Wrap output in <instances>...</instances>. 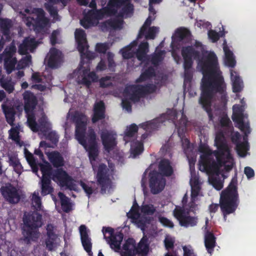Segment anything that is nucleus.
Wrapping results in <instances>:
<instances>
[{
	"label": "nucleus",
	"instance_id": "obj_1",
	"mask_svg": "<svg viewBox=\"0 0 256 256\" xmlns=\"http://www.w3.org/2000/svg\"><path fill=\"white\" fill-rule=\"evenodd\" d=\"M198 60V66L203 74L198 103L207 112L209 120L213 121L212 104L216 94L221 95L222 101L226 99V84L221 72L218 70V58L214 52L203 54Z\"/></svg>",
	"mask_w": 256,
	"mask_h": 256
},
{
	"label": "nucleus",
	"instance_id": "obj_2",
	"mask_svg": "<svg viewBox=\"0 0 256 256\" xmlns=\"http://www.w3.org/2000/svg\"><path fill=\"white\" fill-rule=\"evenodd\" d=\"M237 178H232L228 186L222 191L220 200V204H212L208 207L210 213H215L220 206L226 220L227 216L235 212L239 204V197L238 192Z\"/></svg>",
	"mask_w": 256,
	"mask_h": 256
},
{
	"label": "nucleus",
	"instance_id": "obj_3",
	"mask_svg": "<svg viewBox=\"0 0 256 256\" xmlns=\"http://www.w3.org/2000/svg\"><path fill=\"white\" fill-rule=\"evenodd\" d=\"M23 221L22 234L24 241L27 244L31 242H36L40 236L38 228L42 224V215L37 212H33L25 216Z\"/></svg>",
	"mask_w": 256,
	"mask_h": 256
},
{
	"label": "nucleus",
	"instance_id": "obj_4",
	"mask_svg": "<svg viewBox=\"0 0 256 256\" xmlns=\"http://www.w3.org/2000/svg\"><path fill=\"white\" fill-rule=\"evenodd\" d=\"M75 137L84 148L98 144L97 136L94 130L92 128H88L86 132V124L82 120H78L76 122Z\"/></svg>",
	"mask_w": 256,
	"mask_h": 256
},
{
	"label": "nucleus",
	"instance_id": "obj_5",
	"mask_svg": "<svg viewBox=\"0 0 256 256\" xmlns=\"http://www.w3.org/2000/svg\"><path fill=\"white\" fill-rule=\"evenodd\" d=\"M216 156V162L210 156V154H202L200 156V166H202V170L214 174L216 176H220L221 174L220 168L226 162V159L225 156L213 154Z\"/></svg>",
	"mask_w": 256,
	"mask_h": 256
},
{
	"label": "nucleus",
	"instance_id": "obj_6",
	"mask_svg": "<svg viewBox=\"0 0 256 256\" xmlns=\"http://www.w3.org/2000/svg\"><path fill=\"white\" fill-rule=\"evenodd\" d=\"M177 118V112L176 110H168L166 114H162L160 117L157 118L152 121L146 122L140 124L139 126L146 131L151 132L157 130L160 124L166 120H172L174 122Z\"/></svg>",
	"mask_w": 256,
	"mask_h": 256
},
{
	"label": "nucleus",
	"instance_id": "obj_7",
	"mask_svg": "<svg viewBox=\"0 0 256 256\" xmlns=\"http://www.w3.org/2000/svg\"><path fill=\"white\" fill-rule=\"evenodd\" d=\"M33 12L36 16L27 17L26 25L28 27L32 26L35 32H40L48 25L49 19L45 16V12L42 8H34Z\"/></svg>",
	"mask_w": 256,
	"mask_h": 256
},
{
	"label": "nucleus",
	"instance_id": "obj_8",
	"mask_svg": "<svg viewBox=\"0 0 256 256\" xmlns=\"http://www.w3.org/2000/svg\"><path fill=\"white\" fill-rule=\"evenodd\" d=\"M154 90L155 86L150 84L146 86L131 85L126 88L124 92L128 95L130 100L136 102H139L145 94L153 92Z\"/></svg>",
	"mask_w": 256,
	"mask_h": 256
},
{
	"label": "nucleus",
	"instance_id": "obj_9",
	"mask_svg": "<svg viewBox=\"0 0 256 256\" xmlns=\"http://www.w3.org/2000/svg\"><path fill=\"white\" fill-rule=\"evenodd\" d=\"M50 178L56 182L61 187L66 186L70 190H76L77 186L73 182L72 178L62 168L54 170Z\"/></svg>",
	"mask_w": 256,
	"mask_h": 256
},
{
	"label": "nucleus",
	"instance_id": "obj_10",
	"mask_svg": "<svg viewBox=\"0 0 256 256\" xmlns=\"http://www.w3.org/2000/svg\"><path fill=\"white\" fill-rule=\"evenodd\" d=\"M102 232L104 238L106 240L112 249L116 252L120 250V245L124 238V234L120 232H114L110 227H103Z\"/></svg>",
	"mask_w": 256,
	"mask_h": 256
},
{
	"label": "nucleus",
	"instance_id": "obj_11",
	"mask_svg": "<svg viewBox=\"0 0 256 256\" xmlns=\"http://www.w3.org/2000/svg\"><path fill=\"white\" fill-rule=\"evenodd\" d=\"M16 48L14 45L7 46L0 55V60L4 62V68L8 74H10L14 70L17 60L13 56Z\"/></svg>",
	"mask_w": 256,
	"mask_h": 256
},
{
	"label": "nucleus",
	"instance_id": "obj_12",
	"mask_svg": "<svg viewBox=\"0 0 256 256\" xmlns=\"http://www.w3.org/2000/svg\"><path fill=\"white\" fill-rule=\"evenodd\" d=\"M148 176L149 186L151 192L154 194L160 192L165 187L166 182L165 178L162 176L156 170L150 171Z\"/></svg>",
	"mask_w": 256,
	"mask_h": 256
},
{
	"label": "nucleus",
	"instance_id": "obj_13",
	"mask_svg": "<svg viewBox=\"0 0 256 256\" xmlns=\"http://www.w3.org/2000/svg\"><path fill=\"white\" fill-rule=\"evenodd\" d=\"M173 213L174 216L178 220L180 224L182 226L192 227L197 224V217L189 216V212H186L184 208H175Z\"/></svg>",
	"mask_w": 256,
	"mask_h": 256
},
{
	"label": "nucleus",
	"instance_id": "obj_14",
	"mask_svg": "<svg viewBox=\"0 0 256 256\" xmlns=\"http://www.w3.org/2000/svg\"><path fill=\"white\" fill-rule=\"evenodd\" d=\"M108 170L105 164H99L96 177L97 183L101 187L100 192L102 194L106 192V189L110 182Z\"/></svg>",
	"mask_w": 256,
	"mask_h": 256
},
{
	"label": "nucleus",
	"instance_id": "obj_15",
	"mask_svg": "<svg viewBox=\"0 0 256 256\" xmlns=\"http://www.w3.org/2000/svg\"><path fill=\"white\" fill-rule=\"evenodd\" d=\"M100 138L104 148L108 152L112 150L117 144L116 134L111 130L106 129L102 130Z\"/></svg>",
	"mask_w": 256,
	"mask_h": 256
},
{
	"label": "nucleus",
	"instance_id": "obj_16",
	"mask_svg": "<svg viewBox=\"0 0 256 256\" xmlns=\"http://www.w3.org/2000/svg\"><path fill=\"white\" fill-rule=\"evenodd\" d=\"M1 192L4 199L10 204H18L20 200V196L17 188L12 184L1 188Z\"/></svg>",
	"mask_w": 256,
	"mask_h": 256
},
{
	"label": "nucleus",
	"instance_id": "obj_17",
	"mask_svg": "<svg viewBox=\"0 0 256 256\" xmlns=\"http://www.w3.org/2000/svg\"><path fill=\"white\" fill-rule=\"evenodd\" d=\"M214 144L217 147L218 150H214L212 154L225 156L227 160L232 158V155L222 133L218 134L216 135Z\"/></svg>",
	"mask_w": 256,
	"mask_h": 256
},
{
	"label": "nucleus",
	"instance_id": "obj_18",
	"mask_svg": "<svg viewBox=\"0 0 256 256\" xmlns=\"http://www.w3.org/2000/svg\"><path fill=\"white\" fill-rule=\"evenodd\" d=\"M24 102V110L26 114L34 111L38 104V99L30 91L26 90L22 94Z\"/></svg>",
	"mask_w": 256,
	"mask_h": 256
},
{
	"label": "nucleus",
	"instance_id": "obj_19",
	"mask_svg": "<svg viewBox=\"0 0 256 256\" xmlns=\"http://www.w3.org/2000/svg\"><path fill=\"white\" fill-rule=\"evenodd\" d=\"M79 230L82 246L88 254L92 256V240L88 236V230L85 225H81L79 227Z\"/></svg>",
	"mask_w": 256,
	"mask_h": 256
},
{
	"label": "nucleus",
	"instance_id": "obj_20",
	"mask_svg": "<svg viewBox=\"0 0 256 256\" xmlns=\"http://www.w3.org/2000/svg\"><path fill=\"white\" fill-rule=\"evenodd\" d=\"M74 35L78 52L82 54H84L86 50L88 48L84 30L82 29H76Z\"/></svg>",
	"mask_w": 256,
	"mask_h": 256
},
{
	"label": "nucleus",
	"instance_id": "obj_21",
	"mask_svg": "<svg viewBox=\"0 0 256 256\" xmlns=\"http://www.w3.org/2000/svg\"><path fill=\"white\" fill-rule=\"evenodd\" d=\"M158 173L163 178L171 176L174 172V168L170 160L162 159L158 164Z\"/></svg>",
	"mask_w": 256,
	"mask_h": 256
},
{
	"label": "nucleus",
	"instance_id": "obj_22",
	"mask_svg": "<svg viewBox=\"0 0 256 256\" xmlns=\"http://www.w3.org/2000/svg\"><path fill=\"white\" fill-rule=\"evenodd\" d=\"M106 118V108L103 101L95 104L94 108V114L92 118V123H96Z\"/></svg>",
	"mask_w": 256,
	"mask_h": 256
},
{
	"label": "nucleus",
	"instance_id": "obj_23",
	"mask_svg": "<svg viewBox=\"0 0 256 256\" xmlns=\"http://www.w3.org/2000/svg\"><path fill=\"white\" fill-rule=\"evenodd\" d=\"M136 244L133 238H128L122 246L124 252L120 254L121 256H136Z\"/></svg>",
	"mask_w": 256,
	"mask_h": 256
},
{
	"label": "nucleus",
	"instance_id": "obj_24",
	"mask_svg": "<svg viewBox=\"0 0 256 256\" xmlns=\"http://www.w3.org/2000/svg\"><path fill=\"white\" fill-rule=\"evenodd\" d=\"M48 66L52 68H57L60 64L61 56L60 51L56 48H52L50 52Z\"/></svg>",
	"mask_w": 256,
	"mask_h": 256
},
{
	"label": "nucleus",
	"instance_id": "obj_25",
	"mask_svg": "<svg viewBox=\"0 0 256 256\" xmlns=\"http://www.w3.org/2000/svg\"><path fill=\"white\" fill-rule=\"evenodd\" d=\"M204 246L208 252L211 255L213 253L214 248L216 246V238L212 232L207 231L206 232Z\"/></svg>",
	"mask_w": 256,
	"mask_h": 256
},
{
	"label": "nucleus",
	"instance_id": "obj_26",
	"mask_svg": "<svg viewBox=\"0 0 256 256\" xmlns=\"http://www.w3.org/2000/svg\"><path fill=\"white\" fill-rule=\"evenodd\" d=\"M2 108L4 114L6 122L12 126H14V122L16 114L13 107H12V106L3 104L2 106Z\"/></svg>",
	"mask_w": 256,
	"mask_h": 256
},
{
	"label": "nucleus",
	"instance_id": "obj_27",
	"mask_svg": "<svg viewBox=\"0 0 256 256\" xmlns=\"http://www.w3.org/2000/svg\"><path fill=\"white\" fill-rule=\"evenodd\" d=\"M83 77L82 80V84L89 88L92 84V82H96L98 80V76L94 72H90V69H84L82 70Z\"/></svg>",
	"mask_w": 256,
	"mask_h": 256
},
{
	"label": "nucleus",
	"instance_id": "obj_28",
	"mask_svg": "<svg viewBox=\"0 0 256 256\" xmlns=\"http://www.w3.org/2000/svg\"><path fill=\"white\" fill-rule=\"evenodd\" d=\"M48 158L54 168H58L64 166V159L60 154L54 151L48 153Z\"/></svg>",
	"mask_w": 256,
	"mask_h": 256
},
{
	"label": "nucleus",
	"instance_id": "obj_29",
	"mask_svg": "<svg viewBox=\"0 0 256 256\" xmlns=\"http://www.w3.org/2000/svg\"><path fill=\"white\" fill-rule=\"evenodd\" d=\"M131 218L134 220L138 227L140 228L143 232L145 231L146 226L150 224L153 220V218L152 217L144 215L140 216V214L138 216H136L134 218Z\"/></svg>",
	"mask_w": 256,
	"mask_h": 256
},
{
	"label": "nucleus",
	"instance_id": "obj_30",
	"mask_svg": "<svg viewBox=\"0 0 256 256\" xmlns=\"http://www.w3.org/2000/svg\"><path fill=\"white\" fill-rule=\"evenodd\" d=\"M181 53L183 58H194L195 60L200 58V52L192 46L182 47Z\"/></svg>",
	"mask_w": 256,
	"mask_h": 256
},
{
	"label": "nucleus",
	"instance_id": "obj_31",
	"mask_svg": "<svg viewBox=\"0 0 256 256\" xmlns=\"http://www.w3.org/2000/svg\"><path fill=\"white\" fill-rule=\"evenodd\" d=\"M125 2V0H109L107 6H106L108 15L116 14L118 9L124 6Z\"/></svg>",
	"mask_w": 256,
	"mask_h": 256
},
{
	"label": "nucleus",
	"instance_id": "obj_32",
	"mask_svg": "<svg viewBox=\"0 0 256 256\" xmlns=\"http://www.w3.org/2000/svg\"><path fill=\"white\" fill-rule=\"evenodd\" d=\"M230 77L232 81L233 92L235 93L240 92L243 88V84L240 76L236 72L231 70Z\"/></svg>",
	"mask_w": 256,
	"mask_h": 256
},
{
	"label": "nucleus",
	"instance_id": "obj_33",
	"mask_svg": "<svg viewBox=\"0 0 256 256\" xmlns=\"http://www.w3.org/2000/svg\"><path fill=\"white\" fill-rule=\"evenodd\" d=\"M188 122V120L184 112H182L181 118L177 122L174 124L180 137H183L184 136L187 130Z\"/></svg>",
	"mask_w": 256,
	"mask_h": 256
},
{
	"label": "nucleus",
	"instance_id": "obj_34",
	"mask_svg": "<svg viewBox=\"0 0 256 256\" xmlns=\"http://www.w3.org/2000/svg\"><path fill=\"white\" fill-rule=\"evenodd\" d=\"M50 179L48 177H44L42 178L41 194L42 196L50 194L54 192Z\"/></svg>",
	"mask_w": 256,
	"mask_h": 256
},
{
	"label": "nucleus",
	"instance_id": "obj_35",
	"mask_svg": "<svg viewBox=\"0 0 256 256\" xmlns=\"http://www.w3.org/2000/svg\"><path fill=\"white\" fill-rule=\"evenodd\" d=\"M108 14V12L106 7L100 10L96 8L89 10L87 13L88 18L93 20H101L105 15Z\"/></svg>",
	"mask_w": 256,
	"mask_h": 256
},
{
	"label": "nucleus",
	"instance_id": "obj_36",
	"mask_svg": "<svg viewBox=\"0 0 256 256\" xmlns=\"http://www.w3.org/2000/svg\"><path fill=\"white\" fill-rule=\"evenodd\" d=\"M12 26L11 20L8 18H2L0 20V29L4 36H6L8 40L10 39V29Z\"/></svg>",
	"mask_w": 256,
	"mask_h": 256
},
{
	"label": "nucleus",
	"instance_id": "obj_37",
	"mask_svg": "<svg viewBox=\"0 0 256 256\" xmlns=\"http://www.w3.org/2000/svg\"><path fill=\"white\" fill-rule=\"evenodd\" d=\"M156 70L154 67L150 66L146 68L136 80V82H142L155 76Z\"/></svg>",
	"mask_w": 256,
	"mask_h": 256
},
{
	"label": "nucleus",
	"instance_id": "obj_38",
	"mask_svg": "<svg viewBox=\"0 0 256 256\" xmlns=\"http://www.w3.org/2000/svg\"><path fill=\"white\" fill-rule=\"evenodd\" d=\"M225 54L224 62L226 66L230 68H234L236 62L233 52L227 46L224 47Z\"/></svg>",
	"mask_w": 256,
	"mask_h": 256
},
{
	"label": "nucleus",
	"instance_id": "obj_39",
	"mask_svg": "<svg viewBox=\"0 0 256 256\" xmlns=\"http://www.w3.org/2000/svg\"><path fill=\"white\" fill-rule=\"evenodd\" d=\"M58 196L60 200L62 210L65 212H69L72 210V204L70 202L69 198L62 192H59Z\"/></svg>",
	"mask_w": 256,
	"mask_h": 256
},
{
	"label": "nucleus",
	"instance_id": "obj_40",
	"mask_svg": "<svg viewBox=\"0 0 256 256\" xmlns=\"http://www.w3.org/2000/svg\"><path fill=\"white\" fill-rule=\"evenodd\" d=\"M144 150V144L142 141L136 140L134 142L131 146V154L134 157L140 155Z\"/></svg>",
	"mask_w": 256,
	"mask_h": 256
},
{
	"label": "nucleus",
	"instance_id": "obj_41",
	"mask_svg": "<svg viewBox=\"0 0 256 256\" xmlns=\"http://www.w3.org/2000/svg\"><path fill=\"white\" fill-rule=\"evenodd\" d=\"M88 152V157L90 161L96 160L98 155V144L88 146L86 148H84Z\"/></svg>",
	"mask_w": 256,
	"mask_h": 256
},
{
	"label": "nucleus",
	"instance_id": "obj_42",
	"mask_svg": "<svg viewBox=\"0 0 256 256\" xmlns=\"http://www.w3.org/2000/svg\"><path fill=\"white\" fill-rule=\"evenodd\" d=\"M26 114L27 115V122L29 127L34 132H37L38 130V126L34 114L32 112Z\"/></svg>",
	"mask_w": 256,
	"mask_h": 256
},
{
	"label": "nucleus",
	"instance_id": "obj_43",
	"mask_svg": "<svg viewBox=\"0 0 256 256\" xmlns=\"http://www.w3.org/2000/svg\"><path fill=\"white\" fill-rule=\"evenodd\" d=\"M244 141L243 142H240L236 144V150L238 154L244 157L246 156V152L248 149V141L244 138Z\"/></svg>",
	"mask_w": 256,
	"mask_h": 256
},
{
	"label": "nucleus",
	"instance_id": "obj_44",
	"mask_svg": "<svg viewBox=\"0 0 256 256\" xmlns=\"http://www.w3.org/2000/svg\"><path fill=\"white\" fill-rule=\"evenodd\" d=\"M176 35L180 40H182L190 39L191 36V33L188 28H180L176 30Z\"/></svg>",
	"mask_w": 256,
	"mask_h": 256
},
{
	"label": "nucleus",
	"instance_id": "obj_45",
	"mask_svg": "<svg viewBox=\"0 0 256 256\" xmlns=\"http://www.w3.org/2000/svg\"><path fill=\"white\" fill-rule=\"evenodd\" d=\"M40 169L42 174V178L48 177L50 178H51L54 170H52L51 166L48 162H46L44 164H40Z\"/></svg>",
	"mask_w": 256,
	"mask_h": 256
},
{
	"label": "nucleus",
	"instance_id": "obj_46",
	"mask_svg": "<svg viewBox=\"0 0 256 256\" xmlns=\"http://www.w3.org/2000/svg\"><path fill=\"white\" fill-rule=\"evenodd\" d=\"M156 208L151 204H143L141 206L140 211L144 216H152L156 212Z\"/></svg>",
	"mask_w": 256,
	"mask_h": 256
},
{
	"label": "nucleus",
	"instance_id": "obj_47",
	"mask_svg": "<svg viewBox=\"0 0 256 256\" xmlns=\"http://www.w3.org/2000/svg\"><path fill=\"white\" fill-rule=\"evenodd\" d=\"M0 83L2 87L8 93L10 94L14 90V84L11 80H0Z\"/></svg>",
	"mask_w": 256,
	"mask_h": 256
},
{
	"label": "nucleus",
	"instance_id": "obj_48",
	"mask_svg": "<svg viewBox=\"0 0 256 256\" xmlns=\"http://www.w3.org/2000/svg\"><path fill=\"white\" fill-rule=\"evenodd\" d=\"M149 244L138 243L136 248V254L140 256H146L148 252Z\"/></svg>",
	"mask_w": 256,
	"mask_h": 256
},
{
	"label": "nucleus",
	"instance_id": "obj_49",
	"mask_svg": "<svg viewBox=\"0 0 256 256\" xmlns=\"http://www.w3.org/2000/svg\"><path fill=\"white\" fill-rule=\"evenodd\" d=\"M152 19L150 16H148L145 22H144L142 26L141 27L139 30V32L138 35V39H140L144 36V34L146 32L147 30L149 28V26L151 24Z\"/></svg>",
	"mask_w": 256,
	"mask_h": 256
},
{
	"label": "nucleus",
	"instance_id": "obj_50",
	"mask_svg": "<svg viewBox=\"0 0 256 256\" xmlns=\"http://www.w3.org/2000/svg\"><path fill=\"white\" fill-rule=\"evenodd\" d=\"M120 22L117 20H108L103 22L104 27L108 28L116 29L120 26Z\"/></svg>",
	"mask_w": 256,
	"mask_h": 256
},
{
	"label": "nucleus",
	"instance_id": "obj_51",
	"mask_svg": "<svg viewBox=\"0 0 256 256\" xmlns=\"http://www.w3.org/2000/svg\"><path fill=\"white\" fill-rule=\"evenodd\" d=\"M211 184L217 190H220L223 188L224 182L220 178L219 176H216L212 178L210 180Z\"/></svg>",
	"mask_w": 256,
	"mask_h": 256
},
{
	"label": "nucleus",
	"instance_id": "obj_52",
	"mask_svg": "<svg viewBox=\"0 0 256 256\" xmlns=\"http://www.w3.org/2000/svg\"><path fill=\"white\" fill-rule=\"evenodd\" d=\"M164 52L160 50L152 55L151 58V62L155 66H158L159 63L163 60L162 55Z\"/></svg>",
	"mask_w": 256,
	"mask_h": 256
},
{
	"label": "nucleus",
	"instance_id": "obj_53",
	"mask_svg": "<svg viewBox=\"0 0 256 256\" xmlns=\"http://www.w3.org/2000/svg\"><path fill=\"white\" fill-rule=\"evenodd\" d=\"M114 54L109 52L107 53V59L108 62V68L111 72H114L116 66V62L114 60Z\"/></svg>",
	"mask_w": 256,
	"mask_h": 256
},
{
	"label": "nucleus",
	"instance_id": "obj_54",
	"mask_svg": "<svg viewBox=\"0 0 256 256\" xmlns=\"http://www.w3.org/2000/svg\"><path fill=\"white\" fill-rule=\"evenodd\" d=\"M138 130V126L134 124H132L129 126H128L124 134L127 137H132Z\"/></svg>",
	"mask_w": 256,
	"mask_h": 256
},
{
	"label": "nucleus",
	"instance_id": "obj_55",
	"mask_svg": "<svg viewBox=\"0 0 256 256\" xmlns=\"http://www.w3.org/2000/svg\"><path fill=\"white\" fill-rule=\"evenodd\" d=\"M100 87L102 88H107L112 86V83L111 82V78L110 76H106L102 78L100 80Z\"/></svg>",
	"mask_w": 256,
	"mask_h": 256
},
{
	"label": "nucleus",
	"instance_id": "obj_56",
	"mask_svg": "<svg viewBox=\"0 0 256 256\" xmlns=\"http://www.w3.org/2000/svg\"><path fill=\"white\" fill-rule=\"evenodd\" d=\"M157 28L156 26L150 27L144 34L146 40H153L156 37L157 32Z\"/></svg>",
	"mask_w": 256,
	"mask_h": 256
},
{
	"label": "nucleus",
	"instance_id": "obj_57",
	"mask_svg": "<svg viewBox=\"0 0 256 256\" xmlns=\"http://www.w3.org/2000/svg\"><path fill=\"white\" fill-rule=\"evenodd\" d=\"M9 132L10 136L12 140L16 142L20 140L19 128L18 126H12V128L10 130Z\"/></svg>",
	"mask_w": 256,
	"mask_h": 256
},
{
	"label": "nucleus",
	"instance_id": "obj_58",
	"mask_svg": "<svg viewBox=\"0 0 256 256\" xmlns=\"http://www.w3.org/2000/svg\"><path fill=\"white\" fill-rule=\"evenodd\" d=\"M158 221L163 226L171 228L174 227V224L173 222L168 218L164 216H158Z\"/></svg>",
	"mask_w": 256,
	"mask_h": 256
},
{
	"label": "nucleus",
	"instance_id": "obj_59",
	"mask_svg": "<svg viewBox=\"0 0 256 256\" xmlns=\"http://www.w3.org/2000/svg\"><path fill=\"white\" fill-rule=\"evenodd\" d=\"M44 6L46 10L49 12L51 16H54V15H56V13L58 12V10L57 8L54 6L50 2L48 3H44Z\"/></svg>",
	"mask_w": 256,
	"mask_h": 256
},
{
	"label": "nucleus",
	"instance_id": "obj_60",
	"mask_svg": "<svg viewBox=\"0 0 256 256\" xmlns=\"http://www.w3.org/2000/svg\"><path fill=\"white\" fill-rule=\"evenodd\" d=\"M139 206L136 200H134L133 205L130 209L128 216L130 218H134L136 216L139 215Z\"/></svg>",
	"mask_w": 256,
	"mask_h": 256
},
{
	"label": "nucleus",
	"instance_id": "obj_61",
	"mask_svg": "<svg viewBox=\"0 0 256 256\" xmlns=\"http://www.w3.org/2000/svg\"><path fill=\"white\" fill-rule=\"evenodd\" d=\"M108 48L109 46L107 43H98L96 46V50L99 53L106 54Z\"/></svg>",
	"mask_w": 256,
	"mask_h": 256
},
{
	"label": "nucleus",
	"instance_id": "obj_62",
	"mask_svg": "<svg viewBox=\"0 0 256 256\" xmlns=\"http://www.w3.org/2000/svg\"><path fill=\"white\" fill-rule=\"evenodd\" d=\"M131 50L130 48H127V46L120 50V52L124 59H129L134 56V54L131 52Z\"/></svg>",
	"mask_w": 256,
	"mask_h": 256
},
{
	"label": "nucleus",
	"instance_id": "obj_63",
	"mask_svg": "<svg viewBox=\"0 0 256 256\" xmlns=\"http://www.w3.org/2000/svg\"><path fill=\"white\" fill-rule=\"evenodd\" d=\"M56 238H47L46 240V248L49 251L53 250L56 247L55 241Z\"/></svg>",
	"mask_w": 256,
	"mask_h": 256
},
{
	"label": "nucleus",
	"instance_id": "obj_64",
	"mask_svg": "<svg viewBox=\"0 0 256 256\" xmlns=\"http://www.w3.org/2000/svg\"><path fill=\"white\" fill-rule=\"evenodd\" d=\"M23 42L29 48L30 50L34 48L36 46L37 44L34 38H26Z\"/></svg>",
	"mask_w": 256,
	"mask_h": 256
}]
</instances>
